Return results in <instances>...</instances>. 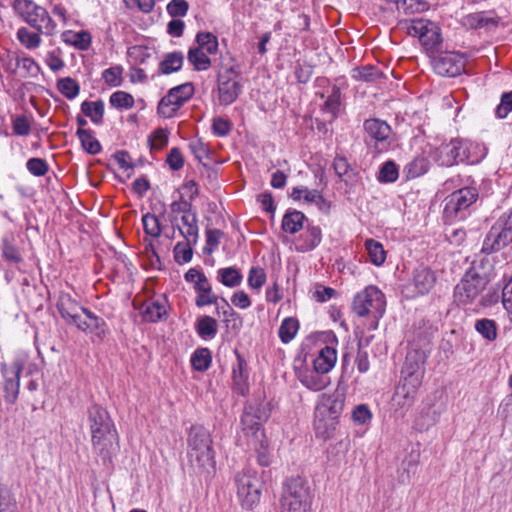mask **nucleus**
<instances>
[{
	"instance_id": "nucleus-1",
	"label": "nucleus",
	"mask_w": 512,
	"mask_h": 512,
	"mask_svg": "<svg viewBox=\"0 0 512 512\" xmlns=\"http://www.w3.org/2000/svg\"><path fill=\"white\" fill-rule=\"evenodd\" d=\"M210 432L203 426H192L188 438V457L199 474H210L215 468V453Z\"/></svg>"
},
{
	"instance_id": "nucleus-2",
	"label": "nucleus",
	"mask_w": 512,
	"mask_h": 512,
	"mask_svg": "<svg viewBox=\"0 0 512 512\" xmlns=\"http://www.w3.org/2000/svg\"><path fill=\"white\" fill-rule=\"evenodd\" d=\"M87 416L93 449L99 455L108 458L109 450L117 436L114 424L106 409L97 404L88 408Z\"/></svg>"
},
{
	"instance_id": "nucleus-3",
	"label": "nucleus",
	"mask_w": 512,
	"mask_h": 512,
	"mask_svg": "<svg viewBox=\"0 0 512 512\" xmlns=\"http://www.w3.org/2000/svg\"><path fill=\"white\" fill-rule=\"evenodd\" d=\"M243 91L242 76L238 65L229 54L221 56L217 73L218 103L222 106L233 104Z\"/></svg>"
},
{
	"instance_id": "nucleus-4",
	"label": "nucleus",
	"mask_w": 512,
	"mask_h": 512,
	"mask_svg": "<svg viewBox=\"0 0 512 512\" xmlns=\"http://www.w3.org/2000/svg\"><path fill=\"white\" fill-rule=\"evenodd\" d=\"M344 406V400L338 393L321 394L315 407L314 429L316 435L328 439L332 437Z\"/></svg>"
},
{
	"instance_id": "nucleus-5",
	"label": "nucleus",
	"mask_w": 512,
	"mask_h": 512,
	"mask_svg": "<svg viewBox=\"0 0 512 512\" xmlns=\"http://www.w3.org/2000/svg\"><path fill=\"white\" fill-rule=\"evenodd\" d=\"M385 296L376 286H367L357 293L352 301V310L359 317L370 315L373 318L372 329L378 327V321L385 312Z\"/></svg>"
},
{
	"instance_id": "nucleus-6",
	"label": "nucleus",
	"mask_w": 512,
	"mask_h": 512,
	"mask_svg": "<svg viewBox=\"0 0 512 512\" xmlns=\"http://www.w3.org/2000/svg\"><path fill=\"white\" fill-rule=\"evenodd\" d=\"M487 283L486 274L481 271L480 265L473 262L454 288L455 301L462 305L472 303L485 289Z\"/></svg>"
},
{
	"instance_id": "nucleus-7",
	"label": "nucleus",
	"mask_w": 512,
	"mask_h": 512,
	"mask_svg": "<svg viewBox=\"0 0 512 512\" xmlns=\"http://www.w3.org/2000/svg\"><path fill=\"white\" fill-rule=\"evenodd\" d=\"M237 497L245 509H253L260 501L263 480L251 467L235 475Z\"/></svg>"
},
{
	"instance_id": "nucleus-8",
	"label": "nucleus",
	"mask_w": 512,
	"mask_h": 512,
	"mask_svg": "<svg viewBox=\"0 0 512 512\" xmlns=\"http://www.w3.org/2000/svg\"><path fill=\"white\" fill-rule=\"evenodd\" d=\"M14 9L27 24L38 32L47 35L54 33L56 23L44 7L31 0H15Z\"/></svg>"
},
{
	"instance_id": "nucleus-9",
	"label": "nucleus",
	"mask_w": 512,
	"mask_h": 512,
	"mask_svg": "<svg viewBox=\"0 0 512 512\" xmlns=\"http://www.w3.org/2000/svg\"><path fill=\"white\" fill-rule=\"evenodd\" d=\"M478 196V190L473 186L454 191L445 199L444 217L448 221L465 218L466 210L476 202Z\"/></svg>"
},
{
	"instance_id": "nucleus-10",
	"label": "nucleus",
	"mask_w": 512,
	"mask_h": 512,
	"mask_svg": "<svg viewBox=\"0 0 512 512\" xmlns=\"http://www.w3.org/2000/svg\"><path fill=\"white\" fill-rule=\"evenodd\" d=\"M26 359L22 356L16 357L12 363H1L0 370L4 378L3 393L8 404H14L20 390V375L24 368Z\"/></svg>"
},
{
	"instance_id": "nucleus-11",
	"label": "nucleus",
	"mask_w": 512,
	"mask_h": 512,
	"mask_svg": "<svg viewBox=\"0 0 512 512\" xmlns=\"http://www.w3.org/2000/svg\"><path fill=\"white\" fill-rule=\"evenodd\" d=\"M412 36H417L426 50H434L441 44V33L439 26L428 19H415L408 27Z\"/></svg>"
},
{
	"instance_id": "nucleus-12",
	"label": "nucleus",
	"mask_w": 512,
	"mask_h": 512,
	"mask_svg": "<svg viewBox=\"0 0 512 512\" xmlns=\"http://www.w3.org/2000/svg\"><path fill=\"white\" fill-rule=\"evenodd\" d=\"M363 127L367 145H372L374 142L373 146L378 151L386 150L390 146L392 128L387 122L377 118L367 119L364 121Z\"/></svg>"
},
{
	"instance_id": "nucleus-13",
	"label": "nucleus",
	"mask_w": 512,
	"mask_h": 512,
	"mask_svg": "<svg viewBox=\"0 0 512 512\" xmlns=\"http://www.w3.org/2000/svg\"><path fill=\"white\" fill-rule=\"evenodd\" d=\"M424 356L422 352L410 351L407 353L404 367L402 369L403 384L401 386L417 393L422 384Z\"/></svg>"
},
{
	"instance_id": "nucleus-14",
	"label": "nucleus",
	"mask_w": 512,
	"mask_h": 512,
	"mask_svg": "<svg viewBox=\"0 0 512 512\" xmlns=\"http://www.w3.org/2000/svg\"><path fill=\"white\" fill-rule=\"evenodd\" d=\"M467 159V144L461 139H453L436 150V161L441 166L450 167Z\"/></svg>"
},
{
	"instance_id": "nucleus-15",
	"label": "nucleus",
	"mask_w": 512,
	"mask_h": 512,
	"mask_svg": "<svg viewBox=\"0 0 512 512\" xmlns=\"http://www.w3.org/2000/svg\"><path fill=\"white\" fill-rule=\"evenodd\" d=\"M280 500L311 505L312 493L308 481L300 476L289 478L284 484Z\"/></svg>"
},
{
	"instance_id": "nucleus-16",
	"label": "nucleus",
	"mask_w": 512,
	"mask_h": 512,
	"mask_svg": "<svg viewBox=\"0 0 512 512\" xmlns=\"http://www.w3.org/2000/svg\"><path fill=\"white\" fill-rule=\"evenodd\" d=\"M269 417L265 407L261 404H247L241 416L242 430L246 435H250L255 439L259 438V431L262 423Z\"/></svg>"
},
{
	"instance_id": "nucleus-17",
	"label": "nucleus",
	"mask_w": 512,
	"mask_h": 512,
	"mask_svg": "<svg viewBox=\"0 0 512 512\" xmlns=\"http://www.w3.org/2000/svg\"><path fill=\"white\" fill-rule=\"evenodd\" d=\"M432 67L440 76L456 77L464 70V59L454 52H445L432 59Z\"/></svg>"
},
{
	"instance_id": "nucleus-18",
	"label": "nucleus",
	"mask_w": 512,
	"mask_h": 512,
	"mask_svg": "<svg viewBox=\"0 0 512 512\" xmlns=\"http://www.w3.org/2000/svg\"><path fill=\"white\" fill-rule=\"evenodd\" d=\"M511 242L512 235L500 223L496 222L483 241L482 252L487 254L497 252Z\"/></svg>"
},
{
	"instance_id": "nucleus-19",
	"label": "nucleus",
	"mask_w": 512,
	"mask_h": 512,
	"mask_svg": "<svg viewBox=\"0 0 512 512\" xmlns=\"http://www.w3.org/2000/svg\"><path fill=\"white\" fill-rule=\"evenodd\" d=\"M235 355L237 362L233 365L232 369L233 389L237 394L245 396L249 392L248 365L244 357L237 350H235Z\"/></svg>"
},
{
	"instance_id": "nucleus-20",
	"label": "nucleus",
	"mask_w": 512,
	"mask_h": 512,
	"mask_svg": "<svg viewBox=\"0 0 512 512\" xmlns=\"http://www.w3.org/2000/svg\"><path fill=\"white\" fill-rule=\"evenodd\" d=\"M442 411L443 408L441 405H425L416 417L414 427L421 432L428 430L439 421Z\"/></svg>"
},
{
	"instance_id": "nucleus-21",
	"label": "nucleus",
	"mask_w": 512,
	"mask_h": 512,
	"mask_svg": "<svg viewBox=\"0 0 512 512\" xmlns=\"http://www.w3.org/2000/svg\"><path fill=\"white\" fill-rule=\"evenodd\" d=\"M436 277L434 272L425 266H420L413 272L412 285L415 294L424 295L428 293L434 286Z\"/></svg>"
},
{
	"instance_id": "nucleus-22",
	"label": "nucleus",
	"mask_w": 512,
	"mask_h": 512,
	"mask_svg": "<svg viewBox=\"0 0 512 512\" xmlns=\"http://www.w3.org/2000/svg\"><path fill=\"white\" fill-rule=\"evenodd\" d=\"M299 381L309 390L321 391L330 384V378L325 373L315 370H305L298 373Z\"/></svg>"
},
{
	"instance_id": "nucleus-23",
	"label": "nucleus",
	"mask_w": 512,
	"mask_h": 512,
	"mask_svg": "<svg viewBox=\"0 0 512 512\" xmlns=\"http://www.w3.org/2000/svg\"><path fill=\"white\" fill-rule=\"evenodd\" d=\"M322 239L321 229L318 226H308L306 231L298 238L296 250L308 252L316 248Z\"/></svg>"
},
{
	"instance_id": "nucleus-24",
	"label": "nucleus",
	"mask_w": 512,
	"mask_h": 512,
	"mask_svg": "<svg viewBox=\"0 0 512 512\" xmlns=\"http://www.w3.org/2000/svg\"><path fill=\"white\" fill-rule=\"evenodd\" d=\"M193 288L197 293L195 298V304L197 307L217 304L218 296L213 292L212 286L207 277L197 281Z\"/></svg>"
},
{
	"instance_id": "nucleus-25",
	"label": "nucleus",
	"mask_w": 512,
	"mask_h": 512,
	"mask_svg": "<svg viewBox=\"0 0 512 512\" xmlns=\"http://www.w3.org/2000/svg\"><path fill=\"white\" fill-rule=\"evenodd\" d=\"M337 361L336 349L330 346H325L319 351L318 356L313 361V368L320 373L327 374L335 365Z\"/></svg>"
},
{
	"instance_id": "nucleus-26",
	"label": "nucleus",
	"mask_w": 512,
	"mask_h": 512,
	"mask_svg": "<svg viewBox=\"0 0 512 512\" xmlns=\"http://www.w3.org/2000/svg\"><path fill=\"white\" fill-rule=\"evenodd\" d=\"M82 314L85 316L84 332L93 333L99 339H103L107 333V324L103 318L97 316L87 308L82 309Z\"/></svg>"
},
{
	"instance_id": "nucleus-27",
	"label": "nucleus",
	"mask_w": 512,
	"mask_h": 512,
	"mask_svg": "<svg viewBox=\"0 0 512 512\" xmlns=\"http://www.w3.org/2000/svg\"><path fill=\"white\" fill-rule=\"evenodd\" d=\"M182 226L178 227L180 234L190 243H197L199 237V227L197 216L194 212H188L181 217Z\"/></svg>"
},
{
	"instance_id": "nucleus-28",
	"label": "nucleus",
	"mask_w": 512,
	"mask_h": 512,
	"mask_svg": "<svg viewBox=\"0 0 512 512\" xmlns=\"http://www.w3.org/2000/svg\"><path fill=\"white\" fill-rule=\"evenodd\" d=\"M182 102L175 93L170 89L168 93L159 101L157 112L158 114L166 119L175 116L177 111L183 106Z\"/></svg>"
},
{
	"instance_id": "nucleus-29",
	"label": "nucleus",
	"mask_w": 512,
	"mask_h": 512,
	"mask_svg": "<svg viewBox=\"0 0 512 512\" xmlns=\"http://www.w3.org/2000/svg\"><path fill=\"white\" fill-rule=\"evenodd\" d=\"M290 197L295 201L303 200L307 204H316L317 206L324 203V198L318 190L305 186L293 188Z\"/></svg>"
},
{
	"instance_id": "nucleus-30",
	"label": "nucleus",
	"mask_w": 512,
	"mask_h": 512,
	"mask_svg": "<svg viewBox=\"0 0 512 512\" xmlns=\"http://www.w3.org/2000/svg\"><path fill=\"white\" fill-rule=\"evenodd\" d=\"M498 21L488 17L485 12L471 13L462 18V25L469 29L497 26Z\"/></svg>"
},
{
	"instance_id": "nucleus-31",
	"label": "nucleus",
	"mask_w": 512,
	"mask_h": 512,
	"mask_svg": "<svg viewBox=\"0 0 512 512\" xmlns=\"http://www.w3.org/2000/svg\"><path fill=\"white\" fill-rule=\"evenodd\" d=\"M104 109H105V105L102 100H97V101H87L86 100L81 103L82 113L86 117H89L90 120L96 125H100L103 123Z\"/></svg>"
},
{
	"instance_id": "nucleus-32",
	"label": "nucleus",
	"mask_w": 512,
	"mask_h": 512,
	"mask_svg": "<svg viewBox=\"0 0 512 512\" xmlns=\"http://www.w3.org/2000/svg\"><path fill=\"white\" fill-rule=\"evenodd\" d=\"M305 215L297 210L287 211L282 219V229L290 234H295L303 228Z\"/></svg>"
},
{
	"instance_id": "nucleus-33",
	"label": "nucleus",
	"mask_w": 512,
	"mask_h": 512,
	"mask_svg": "<svg viewBox=\"0 0 512 512\" xmlns=\"http://www.w3.org/2000/svg\"><path fill=\"white\" fill-rule=\"evenodd\" d=\"M166 307L159 301H147L141 308V314L145 321L157 322L166 315Z\"/></svg>"
},
{
	"instance_id": "nucleus-34",
	"label": "nucleus",
	"mask_w": 512,
	"mask_h": 512,
	"mask_svg": "<svg viewBox=\"0 0 512 512\" xmlns=\"http://www.w3.org/2000/svg\"><path fill=\"white\" fill-rule=\"evenodd\" d=\"M57 308L61 317L66 321L72 315L81 312L85 307L81 306L75 299L69 294H62L59 298Z\"/></svg>"
},
{
	"instance_id": "nucleus-35",
	"label": "nucleus",
	"mask_w": 512,
	"mask_h": 512,
	"mask_svg": "<svg viewBox=\"0 0 512 512\" xmlns=\"http://www.w3.org/2000/svg\"><path fill=\"white\" fill-rule=\"evenodd\" d=\"M62 40L80 50H87L91 44V35L87 31H65L62 34Z\"/></svg>"
},
{
	"instance_id": "nucleus-36",
	"label": "nucleus",
	"mask_w": 512,
	"mask_h": 512,
	"mask_svg": "<svg viewBox=\"0 0 512 512\" xmlns=\"http://www.w3.org/2000/svg\"><path fill=\"white\" fill-rule=\"evenodd\" d=\"M14 60L16 66L23 71V77H37L41 72L39 64L29 56L15 53Z\"/></svg>"
},
{
	"instance_id": "nucleus-37",
	"label": "nucleus",
	"mask_w": 512,
	"mask_h": 512,
	"mask_svg": "<svg viewBox=\"0 0 512 512\" xmlns=\"http://www.w3.org/2000/svg\"><path fill=\"white\" fill-rule=\"evenodd\" d=\"M196 331L204 340L213 339L218 332L217 321L211 316H202L196 322Z\"/></svg>"
},
{
	"instance_id": "nucleus-38",
	"label": "nucleus",
	"mask_w": 512,
	"mask_h": 512,
	"mask_svg": "<svg viewBox=\"0 0 512 512\" xmlns=\"http://www.w3.org/2000/svg\"><path fill=\"white\" fill-rule=\"evenodd\" d=\"M76 135L78 136L82 148L91 155H96L101 152V144L94 137L90 129H77Z\"/></svg>"
},
{
	"instance_id": "nucleus-39",
	"label": "nucleus",
	"mask_w": 512,
	"mask_h": 512,
	"mask_svg": "<svg viewBox=\"0 0 512 512\" xmlns=\"http://www.w3.org/2000/svg\"><path fill=\"white\" fill-rule=\"evenodd\" d=\"M184 62V55L182 52H171L165 55L164 59L159 64V69L162 74H171L181 69Z\"/></svg>"
},
{
	"instance_id": "nucleus-40",
	"label": "nucleus",
	"mask_w": 512,
	"mask_h": 512,
	"mask_svg": "<svg viewBox=\"0 0 512 512\" xmlns=\"http://www.w3.org/2000/svg\"><path fill=\"white\" fill-rule=\"evenodd\" d=\"M429 162L423 156L415 157L404 168V174L407 179H414L422 176L428 171Z\"/></svg>"
},
{
	"instance_id": "nucleus-41",
	"label": "nucleus",
	"mask_w": 512,
	"mask_h": 512,
	"mask_svg": "<svg viewBox=\"0 0 512 512\" xmlns=\"http://www.w3.org/2000/svg\"><path fill=\"white\" fill-rule=\"evenodd\" d=\"M192 367L200 372L209 369L212 362L211 351L208 348L196 349L190 359Z\"/></svg>"
},
{
	"instance_id": "nucleus-42",
	"label": "nucleus",
	"mask_w": 512,
	"mask_h": 512,
	"mask_svg": "<svg viewBox=\"0 0 512 512\" xmlns=\"http://www.w3.org/2000/svg\"><path fill=\"white\" fill-rule=\"evenodd\" d=\"M205 51L197 48H190L187 54L188 61L197 71L208 70L211 66V60Z\"/></svg>"
},
{
	"instance_id": "nucleus-43",
	"label": "nucleus",
	"mask_w": 512,
	"mask_h": 512,
	"mask_svg": "<svg viewBox=\"0 0 512 512\" xmlns=\"http://www.w3.org/2000/svg\"><path fill=\"white\" fill-rule=\"evenodd\" d=\"M365 248L367 250L370 261L376 265H382L386 260V252L382 244L374 239H367L365 241Z\"/></svg>"
},
{
	"instance_id": "nucleus-44",
	"label": "nucleus",
	"mask_w": 512,
	"mask_h": 512,
	"mask_svg": "<svg viewBox=\"0 0 512 512\" xmlns=\"http://www.w3.org/2000/svg\"><path fill=\"white\" fill-rule=\"evenodd\" d=\"M40 34L41 33L38 31L35 33L31 32L26 27H21L17 31V39L28 50H34L38 48L42 42Z\"/></svg>"
},
{
	"instance_id": "nucleus-45",
	"label": "nucleus",
	"mask_w": 512,
	"mask_h": 512,
	"mask_svg": "<svg viewBox=\"0 0 512 512\" xmlns=\"http://www.w3.org/2000/svg\"><path fill=\"white\" fill-rule=\"evenodd\" d=\"M217 274L218 280L226 287H237L242 282L241 273L234 267L221 268Z\"/></svg>"
},
{
	"instance_id": "nucleus-46",
	"label": "nucleus",
	"mask_w": 512,
	"mask_h": 512,
	"mask_svg": "<svg viewBox=\"0 0 512 512\" xmlns=\"http://www.w3.org/2000/svg\"><path fill=\"white\" fill-rule=\"evenodd\" d=\"M197 46L195 48L208 54H215L218 50V39L210 32H199L196 35Z\"/></svg>"
},
{
	"instance_id": "nucleus-47",
	"label": "nucleus",
	"mask_w": 512,
	"mask_h": 512,
	"mask_svg": "<svg viewBox=\"0 0 512 512\" xmlns=\"http://www.w3.org/2000/svg\"><path fill=\"white\" fill-rule=\"evenodd\" d=\"M57 89L64 97L72 100L79 95L80 85L75 79L64 77L57 81Z\"/></svg>"
},
{
	"instance_id": "nucleus-48",
	"label": "nucleus",
	"mask_w": 512,
	"mask_h": 512,
	"mask_svg": "<svg viewBox=\"0 0 512 512\" xmlns=\"http://www.w3.org/2000/svg\"><path fill=\"white\" fill-rule=\"evenodd\" d=\"M0 512H17V501L12 490L0 483Z\"/></svg>"
},
{
	"instance_id": "nucleus-49",
	"label": "nucleus",
	"mask_w": 512,
	"mask_h": 512,
	"mask_svg": "<svg viewBox=\"0 0 512 512\" xmlns=\"http://www.w3.org/2000/svg\"><path fill=\"white\" fill-rule=\"evenodd\" d=\"M299 328L297 319L288 317L285 318L279 327V337L284 343L290 342L296 335Z\"/></svg>"
},
{
	"instance_id": "nucleus-50",
	"label": "nucleus",
	"mask_w": 512,
	"mask_h": 512,
	"mask_svg": "<svg viewBox=\"0 0 512 512\" xmlns=\"http://www.w3.org/2000/svg\"><path fill=\"white\" fill-rule=\"evenodd\" d=\"M196 243H190L185 240V242H178L174 249V259L178 264L188 263L192 260L193 257V249L192 246Z\"/></svg>"
},
{
	"instance_id": "nucleus-51",
	"label": "nucleus",
	"mask_w": 512,
	"mask_h": 512,
	"mask_svg": "<svg viewBox=\"0 0 512 512\" xmlns=\"http://www.w3.org/2000/svg\"><path fill=\"white\" fill-rule=\"evenodd\" d=\"M475 329L489 341H493L497 337L496 323L493 320L486 318L477 320L475 323Z\"/></svg>"
},
{
	"instance_id": "nucleus-52",
	"label": "nucleus",
	"mask_w": 512,
	"mask_h": 512,
	"mask_svg": "<svg viewBox=\"0 0 512 512\" xmlns=\"http://www.w3.org/2000/svg\"><path fill=\"white\" fill-rule=\"evenodd\" d=\"M341 91L336 85L332 87L331 93L323 105V110L330 113L335 118L340 107Z\"/></svg>"
},
{
	"instance_id": "nucleus-53",
	"label": "nucleus",
	"mask_w": 512,
	"mask_h": 512,
	"mask_svg": "<svg viewBox=\"0 0 512 512\" xmlns=\"http://www.w3.org/2000/svg\"><path fill=\"white\" fill-rule=\"evenodd\" d=\"M110 104L118 109H130L134 105V98L125 91H116L110 96Z\"/></svg>"
},
{
	"instance_id": "nucleus-54",
	"label": "nucleus",
	"mask_w": 512,
	"mask_h": 512,
	"mask_svg": "<svg viewBox=\"0 0 512 512\" xmlns=\"http://www.w3.org/2000/svg\"><path fill=\"white\" fill-rule=\"evenodd\" d=\"M144 231L147 235L158 238L161 236L162 227L159 219L150 213H147L142 217Z\"/></svg>"
},
{
	"instance_id": "nucleus-55",
	"label": "nucleus",
	"mask_w": 512,
	"mask_h": 512,
	"mask_svg": "<svg viewBox=\"0 0 512 512\" xmlns=\"http://www.w3.org/2000/svg\"><path fill=\"white\" fill-rule=\"evenodd\" d=\"M398 167L393 161L385 162L380 168L378 180L382 183H393L398 179Z\"/></svg>"
},
{
	"instance_id": "nucleus-56",
	"label": "nucleus",
	"mask_w": 512,
	"mask_h": 512,
	"mask_svg": "<svg viewBox=\"0 0 512 512\" xmlns=\"http://www.w3.org/2000/svg\"><path fill=\"white\" fill-rule=\"evenodd\" d=\"M380 71L374 66H365L352 70V77L358 81L372 82L380 76Z\"/></svg>"
},
{
	"instance_id": "nucleus-57",
	"label": "nucleus",
	"mask_w": 512,
	"mask_h": 512,
	"mask_svg": "<svg viewBox=\"0 0 512 512\" xmlns=\"http://www.w3.org/2000/svg\"><path fill=\"white\" fill-rule=\"evenodd\" d=\"M123 68L121 66H113L102 72L104 82L110 87L120 86L122 83Z\"/></svg>"
},
{
	"instance_id": "nucleus-58",
	"label": "nucleus",
	"mask_w": 512,
	"mask_h": 512,
	"mask_svg": "<svg viewBox=\"0 0 512 512\" xmlns=\"http://www.w3.org/2000/svg\"><path fill=\"white\" fill-rule=\"evenodd\" d=\"M415 397V392L401 386L397 389L394 399L399 407L408 409L413 405Z\"/></svg>"
},
{
	"instance_id": "nucleus-59",
	"label": "nucleus",
	"mask_w": 512,
	"mask_h": 512,
	"mask_svg": "<svg viewBox=\"0 0 512 512\" xmlns=\"http://www.w3.org/2000/svg\"><path fill=\"white\" fill-rule=\"evenodd\" d=\"M512 112V90L501 95L500 103L495 109L498 119L506 118Z\"/></svg>"
},
{
	"instance_id": "nucleus-60",
	"label": "nucleus",
	"mask_w": 512,
	"mask_h": 512,
	"mask_svg": "<svg viewBox=\"0 0 512 512\" xmlns=\"http://www.w3.org/2000/svg\"><path fill=\"white\" fill-rule=\"evenodd\" d=\"M27 170L34 176L41 177L44 176L48 170L49 166L47 162L42 158H30L26 163Z\"/></svg>"
},
{
	"instance_id": "nucleus-61",
	"label": "nucleus",
	"mask_w": 512,
	"mask_h": 512,
	"mask_svg": "<svg viewBox=\"0 0 512 512\" xmlns=\"http://www.w3.org/2000/svg\"><path fill=\"white\" fill-rule=\"evenodd\" d=\"M189 9L188 2L186 0H171L167 6V13L173 17H184Z\"/></svg>"
},
{
	"instance_id": "nucleus-62",
	"label": "nucleus",
	"mask_w": 512,
	"mask_h": 512,
	"mask_svg": "<svg viewBox=\"0 0 512 512\" xmlns=\"http://www.w3.org/2000/svg\"><path fill=\"white\" fill-rule=\"evenodd\" d=\"M224 233L219 229H207L206 230V247L204 252L211 254L219 245L221 238Z\"/></svg>"
},
{
	"instance_id": "nucleus-63",
	"label": "nucleus",
	"mask_w": 512,
	"mask_h": 512,
	"mask_svg": "<svg viewBox=\"0 0 512 512\" xmlns=\"http://www.w3.org/2000/svg\"><path fill=\"white\" fill-rule=\"evenodd\" d=\"M248 285L253 289H260L266 281V273L261 267H252L248 275Z\"/></svg>"
},
{
	"instance_id": "nucleus-64",
	"label": "nucleus",
	"mask_w": 512,
	"mask_h": 512,
	"mask_svg": "<svg viewBox=\"0 0 512 512\" xmlns=\"http://www.w3.org/2000/svg\"><path fill=\"white\" fill-rule=\"evenodd\" d=\"M502 303L507 311L509 320L512 321V277L502 289Z\"/></svg>"
}]
</instances>
